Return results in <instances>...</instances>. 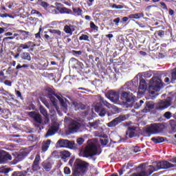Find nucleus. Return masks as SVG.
Masks as SVG:
<instances>
[{
    "label": "nucleus",
    "mask_w": 176,
    "mask_h": 176,
    "mask_svg": "<svg viewBox=\"0 0 176 176\" xmlns=\"http://www.w3.org/2000/svg\"><path fill=\"white\" fill-rule=\"evenodd\" d=\"M175 165L168 162V161H161L156 164V166L150 165L146 169H142L140 173H133L131 176H149L152 173L157 171V170L173 168Z\"/></svg>",
    "instance_id": "nucleus-1"
},
{
    "label": "nucleus",
    "mask_w": 176,
    "mask_h": 176,
    "mask_svg": "<svg viewBox=\"0 0 176 176\" xmlns=\"http://www.w3.org/2000/svg\"><path fill=\"white\" fill-rule=\"evenodd\" d=\"M96 155H100L98 153V144L93 140L89 141L86 147L81 148L79 153V156L81 157H93Z\"/></svg>",
    "instance_id": "nucleus-2"
},
{
    "label": "nucleus",
    "mask_w": 176,
    "mask_h": 176,
    "mask_svg": "<svg viewBox=\"0 0 176 176\" xmlns=\"http://www.w3.org/2000/svg\"><path fill=\"white\" fill-rule=\"evenodd\" d=\"M162 87H163V82L159 77H153L148 83V93L151 96H159L158 91H160Z\"/></svg>",
    "instance_id": "nucleus-3"
},
{
    "label": "nucleus",
    "mask_w": 176,
    "mask_h": 176,
    "mask_svg": "<svg viewBox=\"0 0 176 176\" xmlns=\"http://www.w3.org/2000/svg\"><path fill=\"white\" fill-rule=\"evenodd\" d=\"M74 165L75 168L73 173V176L84 175L85 173L87 171V167L89 166V164L80 160H76Z\"/></svg>",
    "instance_id": "nucleus-4"
},
{
    "label": "nucleus",
    "mask_w": 176,
    "mask_h": 176,
    "mask_svg": "<svg viewBox=\"0 0 176 176\" xmlns=\"http://www.w3.org/2000/svg\"><path fill=\"white\" fill-rule=\"evenodd\" d=\"M48 98L52 101L53 105L56 107L57 105V103L56 102V97L58 98V100L60 102V105L62 107V109L65 113H67V99L65 98H63V96L60 95H57L53 93H51L47 95Z\"/></svg>",
    "instance_id": "nucleus-5"
},
{
    "label": "nucleus",
    "mask_w": 176,
    "mask_h": 176,
    "mask_svg": "<svg viewBox=\"0 0 176 176\" xmlns=\"http://www.w3.org/2000/svg\"><path fill=\"white\" fill-rule=\"evenodd\" d=\"M142 75L138 74L132 80V82H127L122 87V90H131L135 93L137 91V87H138V78H141Z\"/></svg>",
    "instance_id": "nucleus-6"
},
{
    "label": "nucleus",
    "mask_w": 176,
    "mask_h": 176,
    "mask_svg": "<svg viewBox=\"0 0 176 176\" xmlns=\"http://www.w3.org/2000/svg\"><path fill=\"white\" fill-rule=\"evenodd\" d=\"M29 116L32 118L34 122L37 123V124H47V123L50 122L49 117H47V116H45L44 121L43 122L41 114L35 111L29 112Z\"/></svg>",
    "instance_id": "nucleus-7"
},
{
    "label": "nucleus",
    "mask_w": 176,
    "mask_h": 176,
    "mask_svg": "<svg viewBox=\"0 0 176 176\" xmlns=\"http://www.w3.org/2000/svg\"><path fill=\"white\" fill-rule=\"evenodd\" d=\"M56 146L58 148H69L70 149H74L75 148V142L60 139L56 143Z\"/></svg>",
    "instance_id": "nucleus-8"
},
{
    "label": "nucleus",
    "mask_w": 176,
    "mask_h": 176,
    "mask_svg": "<svg viewBox=\"0 0 176 176\" xmlns=\"http://www.w3.org/2000/svg\"><path fill=\"white\" fill-rule=\"evenodd\" d=\"M60 127V124L56 120H52L51 126H50L45 137H52V135H54L58 131V129Z\"/></svg>",
    "instance_id": "nucleus-9"
},
{
    "label": "nucleus",
    "mask_w": 176,
    "mask_h": 176,
    "mask_svg": "<svg viewBox=\"0 0 176 176\" xmlns=\"http://www.w3.org/2000/svg\"><path fill=\"white\" fill-rule=\"evenodd\" d=\"M173 100V98L171 97L167 98L165 100H161L160 102H158L156 105V109H159L160 111H163L170 105H171V101Z\"/></svg>",
    "instance_id": "nucleus-10"
},
{
    "label": "nucleus",
    "mask_w": 176,
    "mask_h": 176,
    "mask_svg": "<svg viewBox=\"0 0 176 176\" xmlns=\"http://www.w3.org/2000/svg\"><path fill=\"white\" fill-rule=\"evenodd\" d=\"M107 98H109L111 102L114 104H119L120 96L119 92L115 91H110L106 94Z\"/></svg>",
    "instance_id": "nucleus-11"
},
{
    "label": "nucleus",
    "mask_w": 176,
    "mask_h": 176,
    "mask_svg": "<svg viewBox=\"0 0 176 176\" xmlns=\"http://www.w3.org/2000/svg\"><path fill=\"white\" fill-rule=\"evenodd\" d=\"M126 119H129V115H121L109 122L107 126L109 127H115V126H117V124H119V123H122V122L126 120Z\"/></svg>",
    "instance_id": "nucleus-12"
},
{
    "label": "nucleus",
    "mask_w": 176,
    "mask_h": 176,
    "mask_svg": "<svg viewBox=\"0 0 176 176\" xmlns=\"http://www.w3.org/2000/svg\"><path fill=\"white\" fill-rule=\"evenodd\" d=\"M98 97L100 100V102L103 103L105 107L111 109L112 113H118L119 112V109L116 106L111 104L110 103L104 100V98H102V97H101L100 96H98Z\"/></svg>",
    "instance_id": "nucleus-13"
},
{
    "label": "nucleus",
    "mask_w": 176,
    "mask_h": 176,
    "mask_svg": "<svg viewBox=\"0 0 176 176\" xmlns=\"http://www.w3.org/2000/svg\"><path fill=\"white\" fill-rule=\"evenodd\" d=\"M121 100L123 102H131L135 100V96L132 93L122 92L121 94Z\"/></svg>",
    "instance_id": "nucleus-14"
},
{
    "label": "nucleus",
    "mask_w": 176,
    "mask_h": 176,
    "mask_svg": "<svg viewBox=\"0 0 176 176\" xmlns=\"http://www.w3.org/2000/svg\"><path fill=\"white\" fill-rule=\"evenodd\" d=\"M98 100L100 101V103H98L95 105V111L98 113L99 116H101V118H103V116H105L107 115V110L102 107L101 100H100V98H98V96H97Z\"/></svg>",
    "instance_id": "nucleus-15"
},
{
    "label": "nucleus",
    "mask_w": 176,
    "mask_h": 176,
    "mask_svg": "<svg viewBox=\"0 0 176 176\" xmlns=\"http://www.w3.org/2000/svg\"><path fill=\"white\" fill-rule=\"evenodd\" d=\"M146 131L148 134H157V133H160V125L157 124H151L146 128Z\"/></svg>",
    "instance_id": "nucleus-16"
},
{
    "label": "nucleus",
    "mask_w": 176,
    "mask_h": 176,
    "mask_svg": "<svg viewBox=\"0 0 176 176\" xmlns=\"http://www.w3.org/2000/svg\"><path fill=\"white\" fill-rule=\"evenodd\" d=\"M146 89H148V84L144 79H141L139 85V91L141 94H144L145 91H146Z\"/></svg>",
    "instance_id": "nucleus-17"
},
{
    "label": "nucleus",
    "mask_w": 176,
    "mask_h": 176,
    "mask_svg": "<svg viewBox=\"0 0 176 176\" xmlns=\"http://www.w3.org/2000/svg\"><path fill=\"white\" fill-rule=\"evenodd\" d=\"M41 160V155L39 154H37L36 155L35 160L33 162L32 165V170L33 171H38V170H40L41 167L39 166V162Z\"/></svg>",
    "instance_id": "nucleus-18"
},
{
    "label": "nucleus",
    "mask_w": 176,
    "mask_h": 176,
    "mask_svg": "<svg viewBox=\"0 0 176 176\" xmlns=\"http://www.w3.org/2000/svg\"><path fill=\"white\" fill-rule=\"evenodd\" d=\"M8 160H12V155L9 153H6L4 155H2V153L0 152V164H5Z\"/></svg>",
    "instance_id": "nucleus-19"
},
{
    "label": "nucleus",
    "mask_w": 176,
    "mask_h": 176,
    "mask_svg": "<svg viewBox=\"0 0 176 176\" xmlns=\"http://www.w3.org/2000/svg\"><path fill=\"white\" fill-rule=\"evenodd\" d=\"M79 127H80V124L76 121H73L69 126V129L72 133H76L79 130Z\"/></svg>",
    "instance_id": "nucleus-20"
},
{
    "label": "nucleus",
    "mask_w": 176,
    "mask_h": 176,
    "mask_svg": "<svg viewBox=\"0 0 176 176\" xmlns=\"http://www.w3.org/2000/svg\"><path fill=\"white\" fill-rule=\"evenodd\" d=\"M17 32H19V39H21V41H25V39H28V35L30 34V32L25 31V30H19L17 31Z\"/></svg>",
    "instance_id": "nucleus-21"
},
{
    "label": "nucleus",
    "mask_w": 176,
    "mask_h": 176,
    "mask_svg": "<svg viewBox=\"0 0 176 176\" xmlns=\"http://www.w3.org/2000/svg\"><path fill=\"white\" fill-rule=\"evenodd\" d=\"M36 45L32 41H28L24 44H21L19 47L21 49H30L31 47H35Z\"/></svg>",
    "instance_id": "nucleus-22"
},
{
    "label": "nucleus",
    "mask_w": 176,
    "mask_h": 176,
    "mask_svg": "<svg viewBox=\"0 0 176 176\" xmlns=\"http://www.w3.org/2000/svg\"><path fill=\"white\" fill-rule=\"evenodd\" d=\"M52 140H47L46 141H43L42 144V152H46L49 149V146H50V144Z\"/></svg>",
    "instance_id": "nucleus-23"
},
{
    "label": "nucleus",
    "mask_w": 176,
    "mask_h": 176,
    "mask_svg": "<svg viewBox=\"0 0 176 176\" xmlns=\"http://www.w3.org/2000/svg\"><path fill=\"white\" fill-rule=\"evenodd\" d=\"M43 168L45 171L49 172L52 170V164L49 161H44L43 162Z\"/></svg>",
    "instance_id": "nucleus-24"
},
{
    "label": "nucleus",
    "mask_w": 176,
    "mask_h": 176,
    "mask_svg": "<svg viewBox=\"0 0 176 176\" xmlns=\"http://www.w3.org/2000/svg\"><path fill=\"white\" fill-rule=\"evenodd\" d=\"M97 135H98V137H100V138H104V139L100 140V142H101V144H102V145H107L108 144V139H107V135H105L104 133H99Z\"/></svg>",
    "instance_id": "nucleus-25"
},
{
    "label": "nucleus",
    "mask_w": 176,
    "mask_h": 176,
    "mask_svg": "<svg viewBox=\"0 0 176 176\" xmlns=\"http://www.w3.org/2000/svg\"><path fill=\"white\" fill-rule=\"evenodd\" d=\"M59 156L61 159H67V157H69V156H71V153L68 151H63L59 153Z\"/></svg>",
    "instance_id": "nucleus-26"
},
{
    "label": "nucleus",
    "mask_w": 176,
    "mask_h": 176,
    "mask_svg": "<svg viewBox=\"0 0 176 176\" xmlns=\"http://www.w3.org/2000/svg\"><path fill=\"white\" fill-rule=\"evenodd\" d=\"M144 16H145V14H144L143 12L137 13V14H131L129 15V19H141V17H144Z\"/></svg>",
    "instance_id": "nucleus-27"
},
{
    "label": "nucleus",
    "mask_w": 176,
    "mask_h": 176,
    "mask_svg": "<svg viewBox=\"0 0 176 176\" xmlns=\"http://www.w3.org/2000/svg\"><path fill=\"white\" fill-rule=\"evenodd\" d=\"M100 126V120L95 121L94 122H89L87 124V127L90 129H97Z\"/></svg>",
    "instance_id": "nucleus-28"
},
{
    "label": "nucleus",
    "mask_w": 176,
    "mask_h": 176,
    "mask_svg": "<svg viewBox=\"0 0 176 176\" xmlns=\"http://www.w3.org/2000/svg\"><path fill=\"white\" fill-rule=\"evenodd\" d=\"M151 140L153 141V142H155V144H160V142H164V138L163 137L153 138Z\"/></svg>",
    "instance_id": "nucleus-29"
},
{
    "label": "nucleus",
    "mask_w": 176,
    "mask_h": 176,
    "mask_svg": "<svg viewBox=\"0 0 176 176\" xmlns=\"http://www.w3.org/2000/svg\"><path fill=\"white\" fill-rule=\"evenodd\" d=\"M73 12L75 16H82V13H83V10L80 8H73Z\"/></svg>",
    "instance_id": "nucleus-30"
},
{
    "label": "nucleus",
    "mask_w": 176,
    "mask_h": 176,
    "mask_svg": "<svg viewBox=\"0 0 176 176\" xmlns=\"http://www.w3.org/2000/svg\"><path fill=\"white\" fill-rule=\"evenodd\" d=\"M21 58L23 60H28V61H31V55L28 52H23L21 55Z\"/></svg>",
    "instance_id": "nucleus-31"
},
{
    "label": "nucleus",
    "mask_w": 176,
    "mask_h": 176,
    "mask_svg": "<svg viewBox=\"0 0 176 176\" xmlns=\"http://www.w3.org/2000/svg\"><path fill=\"white\" fill-rule=\"evenodd\" d=\"M64 31L66 34H69V35H72V29L71 26L66 25L64 27Z\"/></svg>",
    "instance_id": "nucleus-32"
},
{
    "label": "nucleus",
    "mask_w": 176,
    "mask_h": 176,
    "mask_svg": "<svg viewBox=\"0 0 176 176\" xmlns=\"http://www.w3.org/2000/svg\"><path fill=\"white\" fill-rule=\"evenodd\" d=\"M50 32H51V34H54L58 38H61V31L58 30H50Z\"/></svg>",
    "instance_id": "nucleus-33"
},
{
    "label": "nucleus",
    "mask_w": 176,
    "mask_h": 176,
    "mask_svg": "<svg viewBox=\"0 0 176 176\" xmlns=\"http://www.w3.org/2000/svg\"><path fill=\"white\" fill-rule=\"evenodd\" d=\"M8 76H5V73H3V71H0V82L1 83H3L5 81V79H6Z\"/></svg>",
    "instance_id": "nucleus-34"
},
{
    "label": "nucleus",
    "mask_w": 176,
    "mask_h": 176,
    "mask_svg": "<svg viewBox=\"0 0 176 176\" xmlns=\"http://www.w3.org/2000/svg\"><path fill=\"white\" fill-rule=\"evenodd\" d=\"M79 41H87V42H90V39H89V36L87 34H82L79 37Z\"/></svg>",
    "instance_id": "nucleus-35"
},
{
    "label": "nucleus",
    "mask_w": 176,
    "mask_h": 176,
    "mask_svg": "<svg viewBox=\"0 0 176 176\" xmlns=\"http://www.w3.org/2000/svg\"><path fill=\"white\" fill-rule=\"evenodd\" d=\"M126 138H133V137H134V131H131V130H128L126 133Z\"/></svg>",
    "instance_id": "nucleus-36"
},
{
    "label": "nucleus",
    "mask_w": 176,
    "mask_h": 176,
    "mask_svg": "<svg viewBox=\"0 0 176 176\" xmlns=\"http://www.w3.org/2000/svg\"><path fill=\"white\" fill-rule=\"evenodd\" d=\"M148 108V109H153L155 108V104H153V102H148L146 103V109Z\"/></svg>",
    "instance_id": "nucleus-37"
},
{
    "label": "nucleus",
    "mask_w": 176,
    "mask_h": 176,
    "mask_svg": "<svg viewBox=\"0 0 176 176\" xmlns=\"http://www.w3.org/2000/svg\"><path fill=\"white\" fill-rule=\"evenodd\" d=\"M40 112L42 115H43V116H47V111L43 107H40Z\"/></svg>",
    "instance_id": "nucleus-38"
},
{
    "label": "nucleus",
    "mask_w": 176,
    "mask_h": 176,
    "mask_svg": "<svg viewBox=\"0 0 176 176\" xmlns=\"http://www.w3.org/2000/svg\"><path fill=\"white\" fill-rule=\"evenodd\" d=\"M38 5H40V6H42V8H44V9H47V8H49V3L45 1H43Z\"/></svg>",
    "instance_id": "nucleus-39"
},
{
    "label": "nucleus",
    "mask_w": 176,
    "mask_h": 176,
    "mask_svg": "<svg viewBox=\"0 0 176 176\" xmlns=\"http://www.w3.org/2000/svg\"><path fill=\"white\" fill-rule=\"evenodd\" d=\"M174 80H176V68L172 72V82H174Z\"/></svg>",
    "instance_id": "nucleus-40"
},
{
    "label": "nucleus",
    "mask_w": 176,
    "mask_h": 176,
    "mask_svg": "<svg viewBox=\"0 0 176 176\" xmlns=\"http://www.w3.org/2000/svg\"><path fill=\"white\" fill-rule=\"evenodd\" d=\"M64 173L68 175L71 174V169L68 166H66L64 168Z\"/></svg>",
    "instance_id": "nucleus-41"
},
{
    "label": "nucleus",
    "mask_w": 176,
    "mask_h": 176,
    "mask_svg": "<svg viewBox=\"0 0 176 176\" xmlns=\"http://www.w3.org/2000/svg\"><path fill=\"white\" fill-rule=\"evenodd\" d=\"M12 176H25L23 172H14Z\"/></svg>",
    "instance_id": "nucleus-42"
},
{
    "label": "nucleus",
    "mask_w": 176,
    "mask_h": 176,
    "mask_svg": "<svg viewBox=\"0 0 176 176\" xmlns=\"http://www.w3.org/2000/svg\"><path fill=\"white\" fill-rule=\"evenodd\" d=\"M164 118L166 119H170L171 118V112L167 111L164 114Z\"/></svg>",
    "instance_id": "nucleus-43"
},
{
    "label": "nucleus",
    "mask_w": 176,
    "mask_h": 176,
    "mask_svg": "<svg viewBox=\"0 0 176 176\" xmlns=\"http://www.w3.org/2000/svg\"><path fill=\"white\" fill-rule=\"evenodd\" d=\"M72 107L73 108H75V111H76L77 109H79V104H78V102H74L72 103Z\"/></svg>",
    "instance_id": "nucleus-44"
},
{
    "label": "nucleus",
    "mask_w": 176,
    "mask_h": 176,
    "mask_svg": "<svg viewBox=\"0 0 176 176\" xmlns=\"http://www.w3.org/2000/svg\"><path fill=\"white\" fill-rule=\"evenodd\" d=\"M60 13H69V9H67L66 8H61Z\"/></svg>",
    "instance_id": "nucleus-45"
},
{
    "label": "nucleus",
    "mask_w": 176,
    "mask_h": 176,
    "mask_svg": "<svg viewBox=\"0 0 176 176\" xmlns=\"http://www.w3.org/2000/svg\"><path fill=\"white\" fill-rule=\"evenodd\" d=\"M90 27L91 28H92L93 30H96V31L98 30V27L96 25V24H94L93 22L90 23Z\"/></svg>",
    "instance_id": "nucleus-46"
},
{
    "label": "nucleus",
    "mask_w": 176,
    "mask_h": 176,
    "mask_svg": "<svg viewBox=\"0 0 176 176\" xmlns=\"http://www.w3.org/2000/svg\"><path fill=\"white\" fill-rule=\"evenodd\" d=\"M44 38L46 42H52V38L50 37V36H49V34H45Z\"/></svg>",
    "instance_id": "nucleus-47"
},
{
    "label": "nucleus",
    "mask_w": 176,
    "mask_h": 176,
    "mask_svg": "<svg viewBox=\"0 0 176 176\" xmlns=\"http://www.w3.org/2000/svg\"><path fill=\"white\" fill-rule=\"evenodd\" d=\"M112 8H113V9H123V6H122V5L113 4V5L112 6Z\"/></svg>",
    "instance_id": "nucleus-48"
},
{
    "label": "nucleus",
    "mask_w": 176,
    "mask_h": 176,
    "mask_svg": "<svg viewBox=\"0 0 176 176\" xmlns=\"http://www.w3.org/2000/svg\"><path fill=\"white\" fill-rule=\"evenodd\" d=\"M3 83H4V85H6V86H12V81L6 80L5 81L3 82Z\"/></svg>",
    "instance_id": "nucleus-49"
},
{
    "label": "nucleus",
    "mask_w": 176,
    "mask_h": 176,
    "mask_svg": "<svg viewBox=\"0 0 176 176\" xmlns=\"http://www.w3.org/2000/svg\"><path fill=\"white\" fill-rule=\"evenodd\" d=\"M83 142H85V140H83V138H79L78 139H77V143L78 144V145H82Z\"/></svg>",
    "instance_id": "nucleus-50"
},
{
    "label": "nucleus",
    "mask_w": 176,
    "mask_h": 176,
    "mask_svg": "<svg viewBox=\"0 0 176 176\" xmlns=\"http://www.w3.org/2000/svg\"><path fill=\"white\" fill-rule=\"evenodd\" d=\"M120 22V18H116L113 20V23H115L116 25H119Z\"/></svg>",
    "instance_id": "nucleus-51"
},
{
    "label": "nucleus",
    "mask_w": 176,
    "mask_h": 176,
    "mask_svg": "<svg viewBox=\"0 0 176 176\" xmlns=\"http://www.w3.org/2000/svg\"><path fill=\"white\" fill-rule=\"evenodd\" d=\"M13 39H14V36H9V37H5L3 39V41H12V40H13Z\"/></svg>",
    "instance_id": "nucleus-52"
},
{
    "label": "nucleus",
    "mask_w": 176,
    "mask_h": 176,
    "mask_svg": "<svg viewBox=\"0 0 176 176\" xmlns=\"http://www.w3.org/2000/svg\"><path fill=\"white\" fill-rule=\"evenodd\" d=\"M158 36H164V31L163 30H159L158 31Z\"/></svg>",
    "instance_id": "nucleus-53"
},
{
    "label": "nucleus",
    "mask_w": 176,
    "mask_h": 176,
    "mask_svg": "<svg viewBox=\"0 0 176 176\" xmlns=\"http://www.w3.org/2000/svg\"><path fill=\"white\" fill-rule=\"evenodd\" d=\"M140 151H141V149L138 146H135L133 148V152H135V153H137V152H140Z\"/></svg>",
    "instance_id": "nucleus-54"
},
{
    "label": "nucleus",
    "mask_w": 176,
    "mask_h": 176,
    "mask_svg": "<svg viewBox=\"0 0 176 176\" xmlns=\"http://www.w3.org/2000/svg\"><path fill=\"white\" fill-rule=\"evenodd\" d=\"M73 53H74V54H76L77 56H80V54H82V51H73Z\"/></svg>",
    "instance_id": "nucleus-55"
},
{
    "label": "nucleus",
    "mask_w": 176,
    "mask_h": 176,
    "mask_svg": "<svg viewBox=\"0 0 176 176\" xmlns=\"http://www.w3.org/2000/svg\"><path fill=\"white\" fill-rule=\"evenodd\" d=\"M140 107H141V105L138 104V102H136V103L134 104V109H138Z\"/></svg>",
    "instance_id": "nucleus-56"
},
{
    "label": "nucleus",
    "mask_w": 176,
    "mask_h": 176,
    "mask_svg": "<svg viewBox=\"0 0 176 176\" xmlns=\"http://www.w3.org/2000/svg\"><path fill=\"white\" fill-rule=\"evenodd\" d=\"M160 5L162 6V9H167V6H166V3H164V2H161Z\"/></svg>",
    "instance_id": "nucleus-57"
},
{
    "label": "nucleus",
    "mask_w": 176,
    "mask_h": 176,
    "mask_svg": "<svg viewBox=\"0 0 176 176\" xmlns=\"http://www.w3.org/2000/svg\"><path fill=\"white\" fill-rule=\"evenodd\" d=\"M12 35H13V33L10 32H8L4 34V36H12Z\"/></svg>",
    "instance_id": "nucleus-58"
},
{
    "label": "nucleus",
    "mask_w": 176,
    "mask_h": 176,
    "mask_svg": "<svg viewBox=\"0 0 176 176\" xmlns=\"http://www.w3.org/2000/svg\"><path fill=\"white\" fill-rule=\"evenodd\" d=\"M128 20H129V17H127V16H124V17L122 18V22H123V23L127 22Z\"/></svg>",
    "instance_id": "nucleus-59"
},
{
    "label": "nucleus",
    "mask_w": 176,
    "mask_h": 176,
    "mask_svg": "<svg viewBox=\"0 0 176 176\" xmlns=\"http://www.w3.org/2000/svg\"><path fill=\"white\" fill-rule=\"evenodd\" d=\"M172 163H176V157H173L170 160Z\"/></svg>",
    "instance_id": "nucleus-60"
},
{
    "label": "nucleus",
    "mask_w": 176,
    "mask_h": 176,
    "mask_svg": "<svg viewBox=\"0 0 176 176\" xmlns=\"http://www.w3.org/2000/svg\"><path fill=\"white\" fill-rule=\"evenodd\" d=\"M5 30H6V28H0V35L5 32Z\"/></svg>",
    "instance_id": "nucleus-61"
},
{
    "label": "nucleus",
    "mask_w": 176,
    "mask_h": 176,
    "mask_svg": "<svg viewBox=\"0 0 176 176\" xmlns=\"http://www.w3.org/2000/svg\"><path fill=\"white\" fill-rule=\"evenodd\" d=\"M85 20H88L89 21H90V20H91V16H89V15H86L85 16Z\"/></svg>",
    "instance_id": "nucleus-62"
},
{
    "label": "nucleus",
    "mask_w": 176,
    "mask_h": 176,
    "mask_svg": "<svg viewBox=\"0 0 176 176\" xmlns=\"http://www.w3.org/2000/svg\"><path fill=\"white\" fill-rule=\"evenodd\" d=\"M16 91V96H18V97H21V92H20V91Z\"/></svg>",
    "instance_id": "nucleus-63"
},
{
    "label": "nucleus",
    "mask_w": 176,
    "mask_h": 176,
    "mask_svg": "<svg viewBox=\"0 0 176 176\" xmlns=\"http://www.w3.org/2000/svg\"><path fill=\"white\" fill-rule=\"evenodd\" d=\"M140 54H141V56H146V52L144 51H140Z\"/></svg>",
    "instance_id": "nucleus-64"
}]
</instances>
